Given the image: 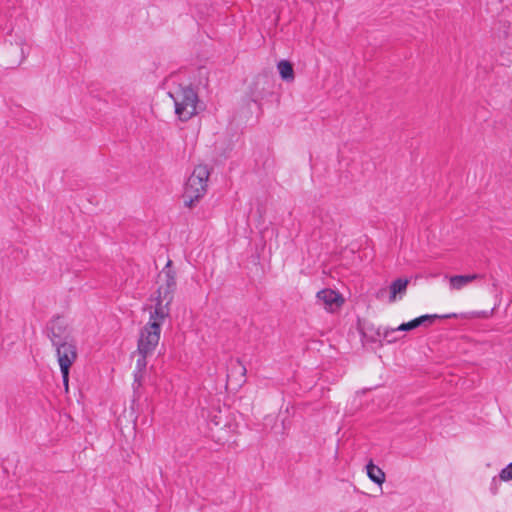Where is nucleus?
Segmentation results:
<instances>
[{
	"instance_id": "obj_13",
	"label": "nucleus",
	"mask_w": 512,
	"mask_h": 512,
	"mask_svg": "<svg viewBox=\"0 0 512 512\" xmlns=\"http://www.w3.org/2000/svg\"><path fill=\"white\" fill-rule=\"evenodd\" d=\"M277 69L281 79L284 82L290 83L295 79L293 64L288 60H280L277 63Z\"/></svg>"
},
{
	"instance_id": "obj_3",
	"label": "nucleus",
	"mask_w": 512,
	"mask_h": 512,
	"mask_svg": "<svg viewBox=\"0 0 512 512\" xmlns=\"http://www.w3.org/2000/svg\"><path fill=\"white\" fill-rule=\"evenodd\" d=\"M161 334V323L149 321L140 331L137 352L138 354H152L157 347Z\"/></svg>"
},
{
	"instance_id": "obj_21",
	"label": "nucleus",
	"mask_w": 512,
	"mask_h": 512,
	"mask_svg": "<svg viewBox=\"0 0 512 512\" xmlns=\"http://www.w3.org/2000/svg\"><path fill=\"white\" fill-rule=\"evenodd\" d=\"M238 363L242 366V367H241V369H242V375H245V374H246V368H245V366H243L239 360H238Z\"/></svg>"
},
{
	"instance_id": "obj_18",
	"label": "nucleus",
	"mask_w": 512,
	"mask_h": 512,
	"mask_svg": "<svg viewBox=\"0 0 512 512\" xmlns=\"http://www.w3.org/2000/svg\"><path fill=\"white\" fill-rule=\"evenodd\" d=\"M149 354H139V357L136 361V369L135 371H139V372H144L145 373V370H146V367H147V356Z\"/></svg>"
},
{
	"instance_id": "obj_4",
	"label": "nucleus",
	"mask_w": 512,
	"mask_h": 512,
	"mask_svg": "<svg viewBox=\"0 0 512 512\" xmlns=\"http://www.w3.org/2000/svg\"><path fill=\"white\" fill-rule=\"evenodd\" d=\"M158 278L162 282V284L158 287L156 291L157 297L167 300L168 303H172L177 283L176 272L172 269L171 260H168L165 267L159 273Z\"/></svg>"
},
{
	"instance_id": "obj_9",
	"label": "nucleus",
	"mask_w": 512,
	"mask_h": 512,
	"mask_svg": "<svg viewBox=\"0 0 512 512\" xmlns=\"http://www.w3.org/2000/svg\"><path fill=\"white\" fill-rule=\"evenodd\" d=\"M76 358H77V354L67 356V354H65L64 352L60 358H57L66 392H68L70 368H71L72 364L75 362Z\"/></svg>"
},
{
	"instance_id": "obj_5",
	"label": "nucleus",
	"mask_w": 512,
	"mask_h": 512,
	"mask_svg": "<svg viewBox=\"0 0 512 512\" xmlns=\"http://www.w3.org/2000/svg\"><path fill=\"white\" fill-rule=\"evenodd\" d=\"M207 184L202 183V180L193 179L189 176L184 189V205L192 208L194 203L199 201L200 198L206 193Z\"/></svg>"
},
{
	"instance_id": "obj_11",
	"label": "nucleus",
	"mask_w": 512,
	"mask_h": 512,
	"mask_svg": "<svg viewBox=\"0 0 512 512\" xmlns=\"http://www.w3.org/2000/svg\"><path fill=\"white\" fill-rule=\"evenodd\" d=\"M156 304L154 311L150 313V321H158L161 323L165 318L169 316L170 305L167 300L156 297Z\"/></svg>"
},
{
	"instance_id": "obj_17",
	"label": "nucleus",
	"mask_w": 512,
	"mask_h": 512,
	"mask_svg": "<svg viewBox=\"0 0 512 512\" xmlns=\"http://www.w3.org/2000/svg\"><path fill=\"white\" fill-rule=\"evenodd\" d=\"M144 372H139V371H134V381H133V391H134V396H136L138 394V390L140 389V387L142 386V381H143V378H144Z\"/></svg>"
},
{
	"instance_id": "obj_6",
	"label": "nucleus",
	"mask_w": 512,
	"mask_h": 512,
	"mask_svg": "<svg viewBox=\"0 0 512 512\" xmlns=\"http://www.w3.org/2000/svg\"><path fill=\"white\" fill-rule=\"evenodd\" d=\"M457 317L455 313L451 314H445V315H438V314H426L419 316L417 318H414L413 320L409 322L402 323L398 326L399 331L407 332L414 330L420 326H430L434 323L436 319H447V318H453Z\"/></svg>"
},
{
	"instance_id": "obj_19",
	"label": "nucleus",
	"mask_w": 512,
	"mask_h": 512,
	"mask_svg": "<svg viewBox=\"0 0 512 512\" xmlns=\"http://www.w3.org/2000/svg\"><path fill=\"white\" fill-rule=\"evenodd\" d=\"M499 478L502 481L512 480V462L500 471Z\"/></svg>"
},
{
	"instance_id": "obj_7",
	"label": "nucleus",
	"mask_w": 512,
	"mask_h": 512,
	"mask_svg": "<svg viewBox=\"0 0 512 512\" xmlns=\"http://www.w3.org/2000/svg\"><path fill=\"white\" fill-rule=\"evenodd\" d=\"M316 296L319 301L325 304V308L330 311H334L335 308H339L344 303L342 295L329 288L320 290Z\"/></svg>"
},
{
	"instance_id": "obj_16",
	"label": "nucleus",
	"mask_w": 512,
	"mask_h": 512,
	"mask_svg": "<svg viewBox=\"0 0 512 512\" xmlns=\"http://www.w3.org/2000/svg\"><path fill=\"white\" fill-rule=\"evenodd\" d=\"M397 332H400L398 330V327L397 328H386L384 329L383 332L380 331V328L377 330V335L378 336H382L384 340H386L388 343H393L395 341H397V337L395 336V334Z\"/></svg>"
},
{
	"instance_id": "obj_15",
	"label": "nucleus",
	"mask_w": 512,
	"mask_h": 512,
	"mask_svg": "<svg viewBox=\"0 0 512 512\" xmlns=\"http://www.w3.org/2000/svg\"><path fill=\"white\" fill-rule=\"evenodd\" d=\"M210 172L205 165H198L194 168L191 177L193 179L202 180V183L207 184L208 178H209Z\"/></svg>"
},
{
	"instance_id": "obj_2",
	"label": "nucleus",
	"mask_w": 512,
	"mask_h": 512,
	"mask_svg": "<svg viewBox=\"0 0 512 512\" xmlns=\"http://www.w3.org/2000/svg\"><path fill=\"white\" fill-rule=\"evenodd\" d=\"M47 335L51 340L53 346L56 348L57 358L63 355V352L67 356L77 354L76 345L71 336L70 329L61 316L54 317L46 327Z\"/></svg>"
},
{
	"instance_id": "obj_12",
	"label": "nucleus",
	"mask_w": 512,
	"mask_h": 512,
	"mask_svg": "<svg viewBox=\"0 0 512 512\" xmlns=\"http://www.w3.org/2000/svg\"><path fill=\"white\" fill-rule=\"evenodd\" d=\"M480 274H469V275H454L449 279L450 287L455 290H460L467 284L473 282L476 279L482 278Z\"/></svg>"
},
{
	"instance_id": "obj_20",
	"label": "nucleus",
	"mask_w": 512,
	"mask_h": 512,
	"mask_svg": "<svg viewBox=\"0 0 512 512\" xmlns=\"http://www.w3.org/2000/svg\"><path fill=\"white\" fill-rule=\"evenodd\" d=\"M490 490L494 495L498 492V481L495 477L492 479Z\"/></svg>"
},
{
	"instance_id": "obj_8",
	"label": "nucleus",
	"mask_w": 512,
	"mask_h": 512,
	"mask_svg": "<svg viewBox=\"0 0 512 512\" xmlns=\"http://www.w3.org/2000/svg\"><path fill=\"white\" fill-rule=\"evenodd\" d=\"M270 76L268 73L259 74L251 86L252 101L257 102L263 99L267 94L266 85L269 87Z\"/></svg>"
},
{
	"instance_id": "obj_10",
	"label": "nucleus",
	"mask_w": 512,
	"mask_h": 512,
	"mask_svg": "<svg viewBox=\"0 0 512 512\" xmlns=\"http://www.w3.org/2000/svg\"><path fill=\"white\" fill-rule=\"evenodd\" d=\"M410 280L408 278H397L394 280L389 287V302L393 303L396 301L397 297L400 299L406 293L407 286Z\"/></svg>"
},
{
	"instance_id": "obj_14",
	"label": "nucleus",
	"mask_w": 512,
	"mask_h": 512,
	"mask_svg": "<svg viewBox=\"0 0 512 512\" xmlns=\"http://www.w3.org/2000/svg\"><path fill=\"white\" fill-rule=\"evenodd\" d=\"M367 476L375 484L381 486L385 481V473L381 468L376 466L372 460L366 465Z\"/></svg>"
},
{
	"instance_id": "obj_1",
	"label": "nucleus",
	"mask_w": 512,
	"mask_h": 512,
	"mask_svg": "<svg viewBox=\"0 0 512 512\" xmlns=\"http://www.w3.org/2000/svg\"><path fill=\"white\" fill-rule=\"evenodd\" d=\"M168 95L173 99L175 114L182 122L190 120L204 109L197 91L190 85H180L175 92H169Z\"/></svg>"
}]
</instances>
